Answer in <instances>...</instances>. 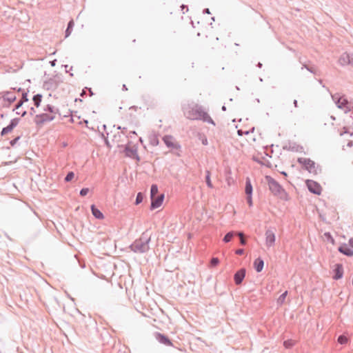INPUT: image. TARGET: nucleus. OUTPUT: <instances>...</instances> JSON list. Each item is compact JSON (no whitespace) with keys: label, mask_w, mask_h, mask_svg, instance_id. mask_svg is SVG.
<instances>
[{"label":"nucleus","mask_w":353,"mask_h":353,"mask_svg":"<svg viewBox=\"0 0 353 353\" xmlns=\"http://www.w3.org/2000/svg\"><path fill=\"white\" fill-rule=\"evenodd\" d=\"M185 117L191 120H201L203 122L210 123L213 125H216L214 120L206 112L202 106L196 105L192 108H189L184 112Z\"/></svg>","instance_id":"f257e3e1"},{"label":"nucleus","mask_w":353,"mask_h":353,"mask_svg":"<svg viewBox=\"0 0 353 353\" xmlns=\"http://www.w3.org/2000/svg\"><path fill=\"white\" fill-rule=\"evenodd\" d=\"M151 234L148 230L143 232L141 236L135 240L130 246L131 250L134 252L144 253L149 250V243Z\"/></svg>","instance_id":"f03ea898"},{"label":"nucleus","mask_w":353,"mask_h":353,"mask_svg":"<svg viewBox=\"0 0 353 353\" xmlns=\"http://www.w3.org/2000/svg\"><path fill=\"white\" fill-rule=\"evenodd\" d=\"M265 180L268 184L269 189L271 192L276 196L279 197L281 200L288 201L289 195L285 189L270 176H266Z\"/></svg>","instance_id":"7ed1b4c3"},{"label":"nucleus","mask_w":353,"mask_h":353,"mask_svg":"<svg viewBox=\"0 0 353 353\" xmlns=\"http://www.w3.org/2000/svg\"><path fill=\"white\" fill-rule=\"evenodd\" d=\"M332 99L337 108L343 110L345 113L352 111L353 103L349 101L344 94L336 92L332 94Z\"/></svg>","instance_id":"20e7f679"},{"label":"nucleus","mask_w":353,"mask_h":353,"mask_svg":"<svg viewBox=\"0 0 353 353\" xmlns=\"http://www.w3.org/2000/svg\"><path fill=\"white\" fill-rule=\"evenodd\" d=\"M297 162L301 165L303 169L308 171L310 173L317 174L319 173L318 170L319 172L321 171V166L317 165L316 167L315 162L309 158L299 157L297 159Z\"/></svg>","instance_id":"39448f33"},{"label":"nucleus","mask_w":353,"mask_h":353,"mask_svg":"<svg viewBox=\"0 0 353 353\" xmlns=\"http://www.w3.org/2000/svg\"><path fill=\"white\" fill-rule=\"evenodd\" d=\"M163 141L165 145L172 150V152L176 154L177 157H181V145L175 141L174 137L172 135H165L163 137Z\"/></svg>","instance_id":"423d86ee"},{"label":"nucleus","mask_w":353,"mask_h":353,"mask_svg":"<svg viewBox=\"0 0 353 353\" xmlns=\"http://www.w3.org/2000/svg\"><path fill=\"white\" fill-rule=\"evenodd\" d=\"M55 119L53 114H48V113H42L37 114L34 117V122L38 127H41L45 123L52 121Z\"/></svg>","instance_id":"0eeeda50"},{"label":"nucleus","mask_w":353,"mask_h":353,"mask_svg":"<svg viewBox=\"0 0 353 353\" xmlns=\"http://www.w3.org/2000/svg\"><path fill=\"white\" fill-rule=\"evenodd\" d=\"M61 82L62 80L61 79V77L56 75L44 81L43 87L47 90H55Z\"/></svg>","instance_id":"6e6552de"},{"label":"nucleus","mask_w":353,"mask_h":353,"mask_svg":"<svg viewBox=\"0 0 353 353\" xmlns=\"http://www.w3.org/2000/svg\"><path fill=\"white\" fill-rule=\"evenodd\" d=\"M306 186L308 190L314 194L320 195L322 192V188L321 185L312 179H307L305 181Z\"/></svg>","instance_id":"1a4fd4ad"},{"label":"nucleus","mask_w":353,"mask_h":353,"mask_svg":"<svg viewBox=\"0 0 353 353\" xmlns=\"http://www.w3.org/2000/svg\"><path fill=\"white\" fill-rule=\"evenodd\" d=\"M123 152L126 157L136 159L137 161H140V157L137 153V146L133 145L131 147L129 144H126L124 146Z\"/></svg>","instance_id":"9d476101"},{"label":"nucleus","mask_w":353,"mask_h":353,"mask_svg":"<svg viewBox=\"0 0 353 353\" xmlns=\"http://www.w3.org/2000/svg\"><path fill=\"white\" fill-rule=\"evenodd\" d=\"M150 199L151 204L150 208L151 210H153L159 208L162 205L164 199V194H161L159 195L152 196V197H150Z\"/></svg>","instance_id":"9b49d317"},{"label":"nucleus","mask_w":353,"mask_h":353,"mask_svg":"<svg viewBox=\"0 0 353 353\" xmlns=\"http://www.w3.org/2000/svg\"><path fill=\"white\" fill-rule=\"evenodd\" d=\"M265 243L268 247H271L275 242V234L272 230H267L265 231Z\"/></svg>","instance_id":"f8f14e48"},{"label":"nucleus","mask_w":353,"mask_h":353,"mask_svg":"<svg viewBox=\"0 0 353 353\" xmlns=\"http://www.w3.org/2000/svg\"><path fill=\"white\" fill-rule=\"evenodd\" d=\"M302 149V146L291 141H289L283 146V150L292 152H300Z\"/></svg>","instance_id":"ddd939ff"},{"label":"nucleus","mask_w":353,"mask_h":353,"mask_svg":"<svg viewBox=\"0 0 353 353\" xmlns=\"http://www.w3.org/2000/svg\"><path fill=\"white\" fill-rule=\"evenodd\" d=\"M338 250L343 254L346 255L347 256H352L353 255L352 248L348 244L346 243L341 244L338 248Z\"/></svg>","instance_id":"4468645a"},{"label":"nucleus","mask_w":353,"mask_h":353,"mask_svg":"<svg viewBox=\"0 0 353 353\" xmlns=\"http://www.w3.org/2000/svg\"><path fill=\"white\" fill-rule=\"evenodd\" d=\"M3 99L8 102V105H4V107L8 108L11 103L16 101L17 97L11 92L6 91L3 92Z\"/></svg>","instance_id":"2eb2a0df"},{"label":"nucleus","mask_w":353,"mask_h":353,"mask_svg":"<svg viewBox=\"0 0 353 353\" xmlns=\"http://www.w3.org/2000/svg\"><path fill=\"white\" fill-rule=\"evenodd\" d=\"M350 54L344 52L339 57L338 62L341 65L345 66L347 65H350Z\"/></svg>","instance_id":"dca6fc26"},{"label":"nucleus","mask_w":353,"mask_h":353,"mask_svg":"<svg viewBox=\"0 0 353 353\" xmlns=\"http://www.w3.org/2000/svg\"><path fill=\"white\" fill-rule=\"evenodd\" d=\"M300 62L303 65L302 69L305 68L307 70H308L310 72L314 74V75H317V76L320 75L319 70L314 65H309V64H307L306 63H302L301 61H300Z\"/></svg>","instance_id":"f3484780"},{"label":"nucleus","mask_w":353,"mask_h":353,"mask_svg":"<svg viewBox=\"0 0 353 353\" xmlns=\"http://www.w3.org/2000/svg\"><path fill=\"white\" fill-rule=\"evenodd\" d=\"M245 275V270L244 268L241 269L234 274V281L236 285L241 283Z\"/></svg>","instance_id":"a211bd4d"},{"label":"nucleus","mask_w":353,"mask_h":353,"mask_svg":"<svg viewBox=\"0 0 353 353\" xmlns=\"http://www.w3.org/2000/svg\"><path fill=\"white\" fill-rule=\"evenodd\" d=\"M90 210L92 215L97 219L101 220L104 218L103 214L99 210L94 204L91 205Z\"/></svg>","instance_id":"6ab92c4d"},{"label":"nucleus","mask_w":353,"mask_h":353,"mask_svg":"<svg viewBox=\"0 0 353 353\" xmlns=\"http://www.w3.org/2000/svg\"><path fill=\"white\" fill-rule=\"evenodd\" d=\"M43 110L45 112H50V113L52 114L53 115L55 114H58L59 115H61L59 110L58 108H56L54 106H53L50 104L46 105L44 107Z\"/></svg>","instance_id":"aec40b11"},{"label":"nucleus","mask_w":353,"mask_h":353,"mask_svg":"<svg viewBox=\"0 0 353 353\" xmlns=\"http://www.w3.org/2000/svg\"><path fill=\"white\" fill-rule=\"evenodd\" d=\"M253 188L251 183L250 179L249 177L246 178L245 180V193L246 195L252 194Z\"/></svg>","instance_id":"412c9836"},{"label":"nucleus","mask_w":353,"mask_h":353,"mask_svg":"<svg viewBox=\"0 0 353 353\" xmlns=\"http://www.w3.org/2000/svg\"><path fill=\"white\" fill-rule=\"evenodd\" d=\"M156 337L159 340V341L161 342V343H163L166 345H172L170 340L168 337L162 335L161 334H159V333L157 334Z\"/></svg>","instance_id":"4be33fe9"},{"label":"nucleus","mask_w":353,"mask_h":353,"mask_svg":"<svg viewBox=\"0 0 353 353\" xmlns=\"http://www.w3.org/2000/svg\"><path fill=\"white\" fill-rule=\"evenodd\" d=\"M74 22L73 19L70 20L68 23L67 28L65 31V38L68 37L71 34L72 31L74 28Z\"/></svg>","instance_id":"5701e85b"},{"label":"nucleus","mask_w":353,"mask_h":353,"mask_svg":"<svg viewBox=\"0 0 353 353\" xmlns=\"http://www.w3.org/2000/svg\"><path fill=\"white\" fill-rule=\"evenodd\" d=\"M237 234V232L235 231H230L225 234L223 239V241L224 243H229L232 241L234 236Z\"/></svg>","instance_id":"b1692460"},{"label":"nucleus","mask_w":353,"mask_h":353,"mask_svg":"<svg viewBox=\"0 0 353 353\" xmlns=\"http://www.w3.org/2000/svg\"><path fill=\"white\" fill-rule=\"evenodd\" d=\"M148 139H149V142H150V145H152V146L158 145L159 141L158 136L156 134H150L149 136Z\"/></svg>","instance_id":"393cba45"},{"label":"nucleus","mask_w":353,"mask_h":353,"mask_svg":"<svg viewBox=\"0 0 353 353\" xmlns=\"http://www.w3.org/2000/svg\"><path fill=\"white\" fill-rule=\"evenodd\" d=\"M343 274V270L341 268V266H337L334 270V275L333 276V278L334 279H339L342 277Z\"/></svg>","instance_id":"a878e982"},{"label":"nucleus","mask_w":353,"mask_h":353,"mask_svg":"<svg viewBox=\"0 0 353 353\" xmlns=\"http://www.w3.org/2000/svg\"><path fill=\"white\" fill-rule=\"evenodd\" d=\"M42 97H43L42 94H37L33 96L32 101H33L34 105L36 107L38 108L40 105L41 102L42 101Z\"/></svg>","instance_id":"bb28decb"},{"label":"nucleus","mask_w":353,"mask_h":353,"mask_svg":"<svg viewBox=\"0 0 353 353\" xmlns=\"http://www.w3.org/2000/svg\"><path fill=\"white\" fill-rule=\"evenodd\" d=\"M206 174H205V183H206V185L208 188H213V185H212V183L211 181V179H210V172L209 170H206L205 172Z\"/></svg>","instance_id":"cd10ccee"},{"label":"nucleus","mask_w":353,"mask_h":353,"mask_svg":"<svg viewBox=\"0 0 353 353\" xmlns=\"http://www.w3.org/2000/svg\"><path fill=\"white\" fill-rule=\"evenodd\" d=\"M143 199H144V194L141 192H138L137 194L134 204L137 205L140 204L141 203H142Z\"/></svg>","instance_id":"c85d7f7f"},{"label":"nucleus","mask_w":353,"mask_h":353,"mask_svg":"<svg viewBox=\"0 0 353 353\" xmlns=\"http://www.w3.org/2000/svg\"><path fill=\"white\" fill-rule=\"evenodd\" d=\"M159 190L157 184H152L150 187V197L152 196H157L158 194Z\"/></svg>","instance_id":"c756f323"},{"label":"nucleus","mask_w":353,"mask_h":353,"mask_svg":"<svg viewBox=\"0 0 353 353\" xmlns=\"http://www.w3.org/2000/svg\"><path fill=\"white\" fill-rule=\"evenodd\" d=\"M296 344V342L292 339H288L283 342V346L285 348L290 349Z\"/></svg>","instance_id":"7c9ffc66"},{"label":"nucleus","mask_w":353,"mask_h":353,"mask_svg":"<svg viewBox=\"0 0 353 353\" xmlns=\"http://www.w3.org/2000/svg\"><path fill=\"white\" fill-rule=\"evenodd\" d=\"M12 130H13L11 128V126H9V125H8L6 127L3 128V129L1 132V136L3 137V136L6 135L7 134H8L9 132H12Z\"/></svg>","instance_id":"2f4dec72"},{"label":"nucleus","mask_w":353,"mask_h":353,"mask_svg":"<svg viewBox=\"0 0 353 353\" xmlns=\"http://www.w3.org/2000/svg\"><path fill=\"white\" fill-rule=\"evenodd\" d=\"M20 121V118H14L11 119L10 121V123L8 124L9 126H11L12 130L19 124Z\"/></svg>","instance_id":"473e14b6"},{"label":"nucleus","mask_w":353,"mask_h":353,"mask_svg":"<svg viewBox=\"0 0 353 353\" xmlns=\"http://www.w3.org/2000/svg\"><path fill=\"white\" fill-rule=\"evenodd\" d=\"M74 177V173L72 171H70L67 173L66 176H65L64 181L65 182H70L71 181Z\"/></svg>","instance_id":"72a5a7b5"},{"label":"nucleus","mask_w":353,"mask_h":353,"mask_svg":"<svg viewBox=\"0 0 353 353\" xmlns=\"http://www.w3.org/2000/svg\"><path fill=\"white\" fill-rule=\"evenodd\" d=\"M288 294V292L285 291L284 293H283L278 299L277 302L280 305L283 304L285 302L286 296Z\"/></svg>","instance_id":"f704fd0d"},{"label":"nucleus","mask_w":353,"mask_h":353,"mask_svg":"<svg viewBox=\"0 0 353 353\" xmlns=\"http://www.w3.org/2000/svg\"><path fill=\"white\" fill-rule=\"evenodd\" d=\"M236 235L240 236V243L242 245H245L246 244V240L243 238V236H244L243 232H237V234Z\"/></svg>","instance_id":"c9c22d12"},{"label":"nucleus","mask_w":353,"mask_h":353,"mask_svg":"<svg viewBox=\"0 0 353 353\" xmlns=\"http://www.w3.org/2000/svg\"><path fill=\"white\" fill-rule=\"evenodd\" d=\"M348 339L346 336H340L339 338H338V342L340 343V344H345L347 342Z\"/></svg>","instance_id":"e433bc0d"},{"label":"nucleus","mask_w":353,"mask_h":353,"mask_svg":"<svg viewBox=\"0 0 353 353\" xmlns=\"http://www.w3.org/2000/svg\"><path fill=\"white\" fill-rule=\"evenodd\" d=\"M90 190L88 188H83L79 192L81 196H85L89 192Z\"/></svg>","instance_id":"4c0bfd02"},{"label":"nucleus","mask_w":353,"mask_h":353,"mask_svg":"<svg viewBox=\"0 0 353 353\" xmlns=\"http://www.w3.org/2000/svg\"><path fill=\"white\" fill-rule=\"evenodd\" d=\"M324 235L328 241L331 242L332 244L334 243V239L330 232H325Z\"/></svg>","instance_id":"58836bf2"},{"label":"nucleus","mask_w":353,"mask_h":353,"mask_svg":"<svg viewBox=\"0 0 353 353\" xmlns=\"http://www.w3.org/2000/svg\"><path fill=\"white\" fill-rule=\"evenodd\" d=\"M246 201L250 207H252L253 205L252 202V194L246 195Z\"/></svg>","instance_id":"ea45409f"},{"label":"nucleus","mask_w":353,"mask_h":353,"mask_svg":"<svg viewBox=\"0 0 353 353\" xmlns=\"http://www.w3.org/2000/svg\"><path fill=\"white\" fill-rule=\"evenodd\" d=\"M21 139V136H17V137H15L14 139H13L12 140H11L10 141V144L12 147H14L16 143H17V141Z\"/></svg>","instance_id":"a19ab883"},{"label":"nucleus","mask_w":353,"mask_h":353,"mask_svg":"<svg viewBox=\"0 0 353 353\" xmlns=\"http://www.w3.org/2000/svg\"><path fill=\"white\" fill-rule=\"evenodd\" d=\"M253 265H264V261L261 257H259L254 260Z\"/></svg>","instance_id":"79ce46f5"},{"label":"nucleus","mask_w":353,"mask_h":353,"mask_svg":"<svg viewBox=\"0 0 353 353\" xmlns=\"http://www.w3.org/2000/svg\"><path fill=\"white\" fill-rule=\"evenodd\" d=\"M19 100L21 101H23V103L25 102H27L28 101V93L27 92H23L22 97H21V99H19Z\"/></svg>","instance_id":"37998d69"},{"label":"nucleus","mask_w":353,"mask_h":353,"mask_svg":"<svg viewBox=\"0 0 353 353\" xmlns=\"http://www.w3.org/2000/svg\"><path fill=\"white\" fill-rule=\"evenodd\" d=\"M101 137L104 139V142H105V145L108 148H110L112 146L108 139L107 137H105L104 136V134L103 133H101Z\"/></svg>","instance_id":"c03bdc74"},{"label":"nucleus","mask_w":353,"mask_h":353,"mask_svg":"<svg viewBox=\"0 0 353 353\" xmlns=\"http://www.w3.org/2000/svg\"><path fill=\"white\" fill-rule=\"evenodd\" d=\"M219 263V260L216 257H213L211 259L210 265H218Z\"/></svg>","instance_id":"a18cd8bd"},{"label":"nucleus","mask_w":353,"mask_h":353,"mask_svg":"<svg viewBox=\"0 0 353 353\" xmlns=\"http://www.w3.org/2000/svg\"><path fill=\"white\" fill-rule=\"evenodd\" d=\"M23 101H21L20 100H19L18 102L15 104L13 111L21 108L23 105Z\"/></svg>","instance_id":"49530a36"},{"label":"nucleus","mask_w":353,"mask_h":353,"mask_svg":"<svg viewBox=\"0 0 353 353\" xmlns=\"http://www.w3.org/2000/svg\"><path fill=\"white\" fill-rule=\"evenodd\" d=\"M349 133V130L347 127H343V130L340 132V135L343 136L345 134Z\"/></svg>","instance_id":"de8ad7c7"},{"label":"nucleus","mask_w":353,"mask_h":353,"mask_svg":"<svg viewBox=\"0 0 353 353\" xmlns=\"http://www.w3.org/2000/svg\"><path fill=\"white\" fill-rule=\"evenodd\" d=\"M253 161H254L255 162L261 164V165H263V163L257 157H253L252 158Z\"/></svg>","instance_id":"09e8293b"},{"label":"nucleus","mask_w":353,"mask_h":353,"mask_svg":"<svg viewBox=\"0 0 353 353\" xmlns=\"http://www.w3.org/2000/svg\"><path fill=\"white\" fill-rule=\"evenodd\" d=\"M236 254L238 255H242L244 254V250L243 249H238L236 250Z\"/></svg>","instance_id":"8fccbe9b"},{"label":"nucleus","mask_w":353,"mask_h":353,"mask_svg":"<svg viewBox=\"0 0 353 353\" xmlns=\"http://www.w3.org/2000/svg\"><path fill=\"white\" fill-rule=\"evenodd\" d=\"M237 133H238V134H239V136H241V135H243V134H249V132H248V131L243 132V130H239L237 131Z\"/></svg>","instance_id":"3c124183"},{"label":"nucleus","mask_w":353,"mask_h":353,"mask_svg":"<svg viewBox=\"0 0 353 353\" xmlns=\"http://www.w3.org/2000/svg\"><path fill=\"white\" fill-rule=\"evenodd\" d=\"M86 90L85 87L82 90V92H81L80 95L82 97H84L86 95Z\"/></svg>","instance_id":"603ef678"},{"label":"nucleus","mask_w":353,"mask_h":353,"mask_svg":"<svg viewBox=\"0 0 353 353\" xmlns=\"http://www.w3.org/2000/svg\"><path fill=\"white\" fill-rule=\"evenodd\" d=\"M85 89L89 92V95L90 97L94 95V92H92V89L90 88L85 87Z\"/></svg>","instance_id":"864d4df0"},{"label":"nucleus","mask_w":353,"mask_h":353,"mask_svg":"<svg viewBox=\"0 0 353 353\" xmlns=\"http://www.w3.org/2000/svg\"><path fill=\"white\" fill-rule=\"evenodd\" d=\"M203 14H211L209 8H204L203 10Z\"/></svg>","instance_id":"5fc2aeb1"},{"label":"nucleus","mask_w":353,"mask_h":353,"mask_svg":"<svg viewBox=\"0 0 353 353\" xmlns=\"http://www.w3.org/2000/svg\"><path fill=\"white\" fill-rule=\"evenodd\" d=\"M36 112L34 108L32 107L30 109V114L33 115Z\"/></svg>","instance_id":"6e6d98bb"},{"label":"nucleus","mask_w":353,"mask_h":353,"mask_svg":"<svg viewBox=\"0 0 353 353\" xmlns=\"http://www.w3.org/2000/svg\"><path fill=\"white\" fill-rule=\"evenodd\" d=\"M348 245L353 248V237L350 239Z\"/></svg>","instance_id":"4d7b16f0"},{"label":"nucleus","mask_w":353,"mask_h":353,"mask_svg":"<svg viewBox=\"0 0 353 353\" xmlns=\"http://www.w3.org/2000/svg\"><path fill=\"white\" fill-rule=\"evenodd\" d=\"M56 63H57V59H54V60L50 61V63L51 66H52V67L56 65Z\"/></svg>","instance_id":"13d9d810"},{"label":"nucleus","mask_w":353,"mask_h":353,"mask_svg":"<svg viewBox=\"0 0 353 353\" xmlns=\"http://www.w3.org/2000/svg\"><path fill=\"white\" fill-rule=\"evenodd\" d=\"M17 114H20V112H17ZM27 114V112L24 110L23 112H21V116L22 117H25Z\"/></svg>","instance_id":"bf43d9fd"},{"label":"nucleus","mask_w":353,"mask_h":353,"mask_svg":"<svg viewBox=\"0 0 353 353\" xmlns=\"http://www.w3.org/2000/svg\"><path fill=\"white\" fill-rule=\"evenodd\" d=\"M181 10H184L185 9L186 10V11H188V6H185V5H184V4H182V5H181Z\"/></svg>","instance_id":"052dcab7"},{"label":"nucleus","mask_w":353,"mask_h":353,"mask_svg":"<svg viewBox=\"0 0 353 353\" xmlns=\"http://www.w3.org/2000/svg\"><path fill=\"white\" fill-rule=\"evenodd\" d=\"M263 267V266H256V272H260L262 270Z\"/></svg>","instance_id":"680f3d73"},{"label":"nucleus","mask_w":353,"mask_h":353,"mask_svg":"<svg viewBox=\"0 0 353 353\" xmlns=\"http://www.w3.org/2000/svg\"><path fill=\"white\" fill-rule=\"evenodd\" d=\"M350 65L353 66V53L350 54Z\"/></svg>","instance_id":"e2e57ef3"},{"label":"nucleus","mask_w":353,"mask_h":353,"mask_svg":"<svg viewBox=\"0 0 353 353\" xmlns=\"http://www.w3.org/2000/svg\"><path fill=\"white\" fill-rule=\"evenodd\" d=\"M267 168H271L272 165L271 163L269 161H267L266 163H263Z\"/></svg>","instance_id":"0e129e2a"},{"label":"nucleus","mask_w":353,"mask_h":353,"mask_svg":"<svg viewBox=\"0 0 353 353\" xmlns=\"http://www.w3.org/2000/svg\"><path fill=\"white\" fill-rule=\"evenodd\" d=\"M202 143H203V145H208V140H207V139H206V138H204L203 139H202Z\"/></svg>","instance_id":"69168bd1"},{"label":"nucleus","mask_w":353,"mask_h":353,"mask_svg":"<svg viewBox=\"0 0 353 353\" xmlns=\"http://www.w3.org/2000/svg\"><path fill=\"white\" fill-rule=\"evenodd\" d=\"M285 178L288 176V173L285 171H282L280 172Z\"/></svg>","instance_id":"338daca9"},{"label":"nucleus","mask_w":353,"mask_h":353,"mask_svg":"<svg viewBox=\"0 0 353 353\" xmlns=\"http://www.w3.org/2000/svg\"><path fill=\"white\" fill-rule=\"evenodd\" d=\"M122 90H123V91H127V90H128V88H127V86H126V85H125V84H123V86H122Z\"/></svg>","instance_id":"774afa93"}]
</instances>
